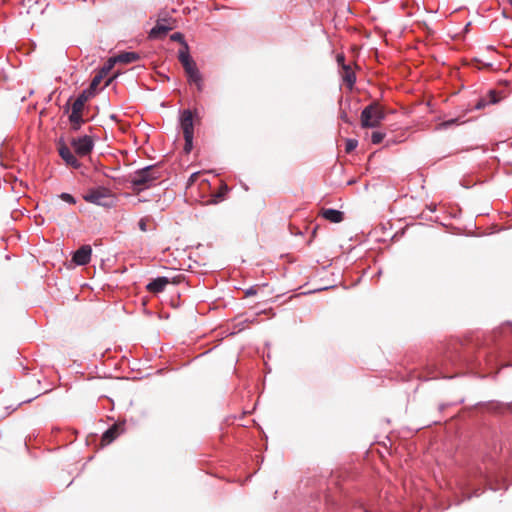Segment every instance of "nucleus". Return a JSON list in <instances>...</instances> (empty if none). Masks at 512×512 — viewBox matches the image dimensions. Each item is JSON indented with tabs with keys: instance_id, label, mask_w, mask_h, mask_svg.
<instances>
[{
	"instance_id": "1",
	"label": "nucleus",
	"mask_w": 512,
	"mask_h": 512,
	"mask_svg": "<svg viewBox=\"0 0 512 512\" xmlns=\"http://www.w3.org/2000/svg\"><path fill=\"white\" fill-rule=\"evenodd\" d=\"M160 177L159 170L154 166H148L136 171L130 176V183L137 193L149 188Z\"/></svg>"
},
{
	"instance_id": "2",
	"label": "nucleus",
	"mask_w": 512,
	"mask_h": 512,
	"mask_svg": "<svg viewBox=\"0 0 512 512\" xmlns=\"http://www.w3.org/2000/svg\"><path fill=\"white\" fill-rule=\"evenodd\" d=\"M83 199L86 202L103 206L112 207L116 203L115 195L105 187L91 188L83 195Z\"/></svg>"
},
{
	"instance_id": "3",
	"label": "nucleus",
	"mask_w": 512,
	"mask_h": 512,
	"mask_svg": "<svg viewBox=\"0 0 512 512\" xmlns=\"http://www.w3.org/2000/svg\"><path fill=\"white\" fill-rule=\"evenodd\" d=\"M383 108L378 103L366 106L361 113V126L363 128H375L384 120Z\"/></svg>"
},
{
	"instance_id": "4",
	"label": "nucleus",
	"mask_w": 512,
	"mask_h": 512,
	"mask_svg": "<svg viewBox=\"0 0 512 512\" xmlns=\"http://www.w3.org/2000/svg\"><path fill=\"white\" fill-rule=\"evenodd\" d=\"M180 123L185 139V150L189 152L192 149L194 135L193 114L190 110H184L182 112Z\"/></svg>"
},
{
	"instance_id": "5",
	"label": "nucleus",
	"mask_w": 512,
	"mask_h": 512,
	"mask_svg": "<svg viewBox=\"0 0 512 512\" xmlns=\"http://www.w3.org/2000/svg\"><path fill=\"white\" fill-rule=\"evenodd\" d=\"M71 146L74 148L75 153L84 157L92 151L94 147V142L90 136L84 135L78 138H73L71 140Z\"/></svg>"
},
{
	"instance_id": "6",
	"label": "nucleus",
	"mask_w": 512,
	"mask_h": 512,
	"mask_svg": "<svg viewBox=\"0 0 512 512\" xmlns=\"http://www.w3.org/2000/svg\"><path fill=\"white\" fill-rule=\"evenodd\" d=\"M84 103H82V100L76 99L74 103L72 104V110L71 114L69 116V120L71 122L72 128L74 130H78L83 123L82 119V111L84 108Z\"/></svg>"
},
{
	"instance_id": "7",
	"label": "nucleus",
	"mask_w": 512,
	"mask_h": 512,
	"mask_svg": "<svg viewBox=\"0 0 512 512\" xmlns=\"http://www.w3.org/2000/svg\"><path fill=\"white\" fill-rule=\"evenodd\" d=\"M179 61L183 65L187 77L198 71L196 63L194 62V60L190 57V55L188 53L187 45H185L184 49H181L179 51Z\"/></svg>"
},
{
	"instance_id": "8",
	"label": "nucleus",
	"mask_w": 512,
	"mask_h": 512,
	"mask_svg": "<svg viewBox=\"0 0 512 512\" xmlns=\"http://www.w3.org/2000/svg\"><path fill=\"white\" fill-rule=\"evenodd\" d=\"M92 249L89 245L81 246L73 255V261L77 265H86L91 258Z\"/></svg>"
},
{
	"instance_id": "9",
	"label": "nucleus",
	"mask_w": 512,
	"mask_h": 512,
	"mask_svg": "<svg viewBox=\"0 0 512 512\" xmlns=\"http://www.w3.org/2000/svg\"><path fill=\"white\" fill-rule=\"evenodd\" d=\"M174 28L173 23L170 20L162 19L159 20L156 26L151 30L150 37L158 38L165 35L168 31Z\"/></svg>"
},
{
	"instance_id": "10",
	"label": "nucleus",
	"mask_w": 512,
	"mask_h": 512,
	"mask_svg": "<svg viewBox=\"0 0 512 512\" xmlns=\"http://www.w3.org/2000/svg\"><path fill=\"white\" fill-rule=\"evenodd\" d=\"M59 155L66 162V164L70 165L73 168H79L80 162L71 152V150L66 145H61L59 148Z\"/></svg>"
},
{
	"instance_id": "11",
	"label": "nucleus",
	"mask_w": 512,
	"mask_h": 512,
	"mask_svg": "<svg viewBox=\"0 0 512 512\" xmlns=\"http://www.w3.org/2000/svg\"><path fill=\"white\" fill-rule=\"evenodd\" d=\"M169 283L168 278L166 277H158L151 281L147 286V290L152 293H160L162 292L167 284Z\"/></svg>"
},
{
	"instance_id": "12",
	"label": "nucleus",
	"mask_w": 512,
	"mask_h": 512,
	"mask_svg": "<svg viewBox=\"0 0 512 512\" xmlns=\"http://www.w3.org/2000/svg\"><path fill=\"white\" fill-rule=\"evenodd\" d=\"M321 214L326 220L333 223H339L343 220V213L335 209H324Z\"/></svg>"
},
{
	"instance_id": "13",
	"label": "nucleus",
	"mask_w": 512,
	"mask_h": 512,
	"mask_svg": "<svg viewBox=\"0 0 512 512\" xmlns=\"http://www.w3.org/2000/svg\"><path fill=\"white\" fill-rule=\"evenodd\" d=\"M115 59L119 63L128 64L132 62H136L140 59V56L136 52H122L115 56Z\"/></svg>"
},
{
	"instance_id": "14",
	"label": "nucleus",
	"mask_w": 512,
	"mask_h": 512,
	"mask_svg": "<svg viewBox=\"0 0 512 512\" xmlns=\"http://www.w3.org/2000/svg\"><path fill=\"white\" fill-rule=\"evenodd\" d=\"M119 427L118 425H113L109 428L102 436V444L107 445L110 444L118 435H119Z\"/></svg>"
},
{
	"instance_id": "15",
	"label": "nucleus",
	"mask_w": 512,
	"mask_h": 512,
	"mask_svg": "<svg viewBox=\"0 0 512 512\" xmlns=\"http://www.w3.org/2000/svg\"><path fill=\"white\" fill-rule=\"evenodd\" d=\"M343 79L349 85L352 86L355 83V75L350 66L343 64Z\"/></svg>"
},
{
	"instance_id": "16",
	"label": "nucleus",
	"mask_w": 512,
	"mask_h": 512,
	"mask_svg": "<svg viewBox=\"0 0 512 512\" xmlns=\"http://www.w3.org/2000/svg\"><path fill=\"white\" fill-rule=\"evenodd\" d=\"M188 81H189V83L195 84L199 91L202 90L203 82H202V76H201L199 70L197 72H195L194 74H191L190 76H188Z\"/></svg>"
},
{
	"instance_id": "17",
	"label": "nucleus",
	"mask_w": 512,
	"mask_h": 512,
	"mask_svg": "<svg viewBox=\"0 0 512 512\" xmlns=\"http://www.w3.org/2000/svg\"><path fill=\"white\" fill-rule=\"evenodd\" d=\"M102 78H103V75H102V74H98V75H96V76L92 79V81H91V83H90V86H89L88 90H90L91 92H93V94H95V91H96L97 87L99 86V84L101 83Z\"/></svg>"
},
{
	"instance_id": "18",
	"label": "nucleus",
	"mask_w": 512,
	"mask_h": 512,
	"mask_svg": "<svg viewBox=\"0 0 512 512\" xmlns=\"http://www.w3.org/2000/svg\"><path fill=\"white\" fill-rule=\"evenodd\" d=\"M116 62L117 61H116L115 57L110 58L107 61V63L104 65V67L102 68V70L99 74H102L103 76L106 75L113 68V66Z\"/></svg>"
},
{
	"instance_id": "19",
	"label": "nucleus",
	"mask_w": 512,
	"mask_h": 512,
	"mask_svg": "<svg viewBox=\"0 0 512 512\" xmlns=\"http://www.w3.org/2000/svg\"><path fill=\"white\" fill-rule=\"evenodd\" d=\"M385 137V134L382 133V132H379V131H374L372 134H371V141L373 144H379L382 142V140L384 139Z\"/></svg>"
},
{
	"instance_id": "20",
	"label": "nucleus",
	"mask_w": 512,
	"mask_h": 512,
	"mask_svg": "<svg viewBox=\"0 0 512 512\" xmlns=\"http://www.w3.org/2000/svg\"><path fill=\"white\" fill-rule=\"evenodd\" d=\"M94 94L93 92H91L90 90L86 89L84 90L79 96H78V100H82V103H86L90 97H92Z\"/></svg>"
},
{
	"instance_id": "21",
	"label": "nucleus",
	"mask_w": 512,
	"mask_h": 512,
	"mask_svg": "<svg viewBox=\"0 0 512 512\" xmlns=\"http://www.w3.org/2000/svg\"><path fill=\"white\" fill-rule=\"evenodd\" d=\"M357 140L354 139H348L346 141V152H351L357 147Z\"/></svg>"
},
{
	"instance_id": "22",
	"label": "nucleus",
	"mask_w": 512,
	"mask_h": 512,
	"mask_svg": "<svg viewBox=\"0 0 512 512\" xmlns=\"http://www.w3.org/2000/svg\"><path fill=\"white\" fill-rule=\"evenodd\" d=\"M60 198H61L63 201H65V202L69 203V204H75V199H74V197H73L71 194H68V193H62V194L60 195Z\"/></svg>"
},
{
	"instance_id": "23",
	"label": "nucleus",
	"mask_w": 512,
	"mask_h": 512,
	"mask_svg": "<svg viewBox=\"0 0 512 512\" xmlns=\"http://www.w3.org/2000/svg\"><path fill=\"white\" fill-rule=\"evenodd\" d=\"M171 40L181 42L183 44V49L185 48V45H187L183 40V35L179 32L172 34Z\"/></svg>"
},
{
	"instance_id": "24",
	"label": "nucleus",
	"mask_w": 512,
	"mask_h": 512,
	"mask_svg": "<svg viewBox=\"0 0 512 512\" xmlns=\"http://www.w3.org/2000/svg\"><path fill=\"white\" fill-rule=\"evenodd\" d=\"M147 223H148V219L147 218H142L139 221L138 225H139V228H140L141 231L146 232L148 230Z\"/></svg>"
},
{
	"instance_id": "25",
	"label": "nucleus",
	"mask_w": 512,
	"mask_h": 512,
	"mask_svg": "<svg viewBox=\"0 0 512 512\" xmlns=\"http://www.w3.org/2000/svg\"><path fill=\"white\" fill-rule=\"evenodd\" d=\"M454 123H456V119H451L449 121H445V122L441 123L439 125V128H447V127L453 125Z\"/></svg>"
},
{
	"instance_id": "26",
	"label": "nucleus",
	"mask_w": 512,
	"mask_h": 512,
	"mask_svg": "<svg viewBox=\"0 0 512 512\" xmlns=\"http://www.w3.org/2000/svg\"><path fill=\"white\" fill-rule=\"evenodd\" d=\"M336 59H337L338 64L343 68V64H345V62H344L345 61L344 55L343 54H338Z\"/></svg>"
},
{
	"instance_id": "27",
	"label": "nucleus",
	"mask_w": 512,
	"mask_h": 512,
	"mask_svg": "<svg viewBox=\"0 0 512 512\" xmlns=\"http://www.w3.org/2000/svg\"><path fill=\"white\" fill-rule=\"evenodd\" d=\"M228 188L227 186H223L222 190H221V193L219 194V196H221L223 193L227 192Z\"/></svg>"
},
{
	"instance_id": "28",
	"label": "nucleus",
	"mask_w": 512,
	"mask_h": 512,
	"mask_svg": "<svg viewBox=\"0 0 512 512\" xmlns=\"http://www.w3.org/2000/svg\"><path fill=\"white\" fill-rule=\"evenodd\" d=\"M510 3H511V5H512V0H510Z\"/></svg>"
}]
</instances>
